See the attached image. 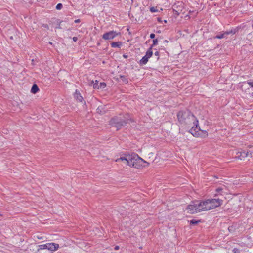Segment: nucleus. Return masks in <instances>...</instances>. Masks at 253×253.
Listing matches in <instances>:
<instances>
[{"instance_id": "f257e3e1", "label": "nucleus", "mask_w": 253, "mask_h": 253, "mask_svg": "<svg viewBox=\"0 0 253 253\" xmlns=\"http://www.w3.org/2000/svg\"><path fill=\"white\" fill-rule=\"evenodd\" d=\"M179 123L183 126L191 127L189 132L194 137L205 138L208 136L206 130L201 129L197 118L189 110L184 109L177 114Z\"/></svg>"}, {"instance_id": "f03ea898", "label": "nucleus", "mask_w": 253, "mask_h": 253, "mask_svg": "<svg viewBox=\"0 0 253 253\" xmlns=\"http://www.w3.org/2000/svg\"><path fill=\"white\" fill-rule=\"evenodd\" d=\"M128 166L137 169L145 167L149 165V163L135 153L131 154V157L128 158Z\"/></svg>"}, {"instance_id": "7ed1b4c3", "label": "nucleus", "mask_w": 253, "mask_h": 253, "mask_svg": "<svg viewBox=\"0 0 253 253\" xmlns=\"http://www.w3.org/2000/svg\"><path fill=\"white\" fill-rule=\"evenodd\" d=\"M129 115L126 114L125 116H115L109 121V124L112 126L116 127L117 130L120 129L122 126H125L129 121Z\"/></svg>"}, {"instance_id": "20e7f679", "label": "nucleus", "mask_w": 253, "mask_h": 253, "mask_svg": "<svg viewBox=\"0 0 253 253\" xmlns=\"http://www.w3.org/2000/svg\"><path fill=\"white\" fill-rule=\"evenodd\" d=\"M185 211L189 214H194L204 211L202 200L192 201L185 209Z\"/></svg>"}, {"instance_id": "39448f33", "label": "nucleus", "mask_w": 253, "mask_h": 253, "mask_svg": "<svg viewBox=\"0 0 253 253\" xmlns=\"http://www.w3.org/2000/svg\"><path fill=\"white\" fill-rule=\"evenodd\" d=\"M204 211H209L220 207L223 200L220 199H208L202 200Z\"/></svg>"}, {"instance_id": "423d86ee", "label": "nucleus", "mask_w": 253, "mask_h": 253, "mask_svg": "<svg viewBox=\"0 0 253 253\" xmlns=\"http://www.w3.org/2000/svg\"><path fill=\"white\" fill-rule=\"evenodd\" d=\"M119 33L115 31H110L105 33L102 35V39L105 40H112L119 35Z\"/></svg>"}, {"instance_id": "0eeeda50", "label": "nucleus", "mask_w": 253, "mask_h": 253, "mask_svg": "<svg viewBox=\"0 0 253 253\" xmlns=\"http://www.w3.org/2000/svg\"><path fill=\"white\" fill-rule=\"evenodd\" d=\"M236 158L240 160H244L246 158L250 157L249 151H238L236 153Z\"/></svg>"}, {"instance_id": "6e6552de", "label": "nucleus", "mask_w": 253, "mask_h": 253, "mask_svg": "<svg viewBox=\"0 0 253 253\" xmlns=\"http://www.w3.org/2000/svg\"><path fill=\"white\" fill-rule=\"evenodd\" d=\"M59 247L58 244L55 243H48V250L51 251H55L57 250Z\"/></svg>"}, {"instance_id": "1a4fd4ad", "label": "nucleus", "mask_w": 253, "mask_h": 253, "mask_svg": "<svg viewBox=\"0 0 253 253\" xmlns=\"http://www.w3.org/2000/svg\"><path fill=\"white\" fill-rule=\"evenodd\" d=\"M74 98L80 102H82L83 101V97L81 96L80 92L77 90H76L75 92Z\"/></svg>"}, {"instance_id": "9d476101", "label": "nucleus", "mask_w": 253, "mask_h": 253, "mask_svg": "<svg viewBox=\"0 0 253 253\" xmlns=\"http://www.w3.org/2000/svg\"><path fill=\"white\" fill-rule=\"evenodd\" d=\"M178 5L176 6L177 10H175V13L177 12L178 14L179 11H182V8L184 7V4L182 1L178 2Z\"/></svg>"}, {"instance_id": "9b49d317", "label": "nucleus", "mask_w": 253, "mask_h": 253, "mask_svg": "<svg viewBox=\"0 0 253 253\" xmlns=\"http://www.w3.org/2000/svg\"><path fill=\"white\" fill-rule=\"evenodd\" d=\"M224 188L222 187H218L216 189L215 191L216 193L214 195L215 196H217L218 195H222L223 194Z\"/></svg>"}, {"instance_id": "f8f14e48", "label": "nucleus", "mask_w": 253, "mask_h": 253, "mask_svg": "<svg viewBox=\"0 0 253 253\" xmlns=\"http://www.w3.org/2000/svg\"><path fill=\"white\" fill-rule=\"evenodd\" d=\"M148 59H149V58L148 57H147L145 55L139 61L140 65H145L147 63Z\"/></svg>"}, {"instance_id": "ddd939ff", "label": "nucleus", "mask_w": 253, "mask_h": 253, "mask_svg": "<svg viewBox=\"0 0 253 253\" xmlns=\"http://www.w3.org/2000/svg\"><path fill=\"white\" fill-rule=\"evenodd\" d=\"M129 157H131V155H126V157H120L119 159H118L116 161H119V160L121 161H125L126 162V164L128 165V158Z\"/></svg>"}, {"instance_id": "4468645a", "label": "nucleus", "mask_w": 253, "mask_h": 253, "mask_svg": "<svg viewBox=\"0 0 253 253\" xmlns=\"http://www.w3.org/2000/svg\"><path fill=\"white\" fill-rule=\"evenodd\" d=\"M122 45V42H113L111 43V46L113 48H120Z\"/></svg>"}, {"instance_id": "2eb2a0df", "label": "nucleus", "mask_w": 253, "mask_h": 253, "mask_svg": "<svg viewBox=\"0 0 253 253\" xmlns=\"http://www.w3.org/2000/svg\"><path fill=\"white\" fill-rule=\"evenodd\" d=\"M39 90V89L38 86L35 84H33L31 88V92L33 94H36Z\"/></svg>"}, {"instance_id": "dca6fc26", "label": "nucleus", "mask_w": 253, "mask_h": 253, "mask_svg": "<svg viewBox=\"0 0 253 253\" xmlns=\"http://www.w3.org/2000/svg\"><path fill=\"white\" fill-rule=\"evenodd\" d=\"M152 46H151L148 49V50L146 51V54H145V56L148 57V58H150L152 54H153V52H152Z\"/></svg>"}, {"instance_id": "f3484780", "label": "nucleus", "mask_w": 253, "mask_h": 253, "mask_svg": "<svg viewBox=\"0 0 253 253\" xmlns=\"http://www.w3.org/2000/svg\"><path fill=\"white\" fill-rule=\"evenodd\" d=\"M39 247L40 250L48 249V243L40 245Z\"/></svg>"}, {"instance_id": "a211bd4d", "label": "nucleus", "mask_w": 253, "mask_h": 253, "mask_svg": "<svg viewBox=\"0 0 253 253\" xmlns=\"http://www.w3.org/2000/svg\"><path fill=\"white\" fill-rule=\"evenodd\" d=\"M92 82L93 84V87L94 89H99V86L98 85V81L96 80L95 83H94V81H92Z\"/></svg>"}, {"instance_id": "6ab92c4d", "label": "nucleus", "mask_w": 253, "mask_h": 253, "mask_svg": "<svg viewBox=\"0 0 253 253\" xmlns=\"http://www.w3.org/2000/svg\"><path fill=\"white\" fill-rule=\"evenodd\" d=\"M236 29H233V30H231L230 31H226L225 32V34H226V35H229V34H234L236 33Z\"/></svg>"}, {"instance_id": "aec40b11", "label": "nucleus", "mask_w": 253, "mask_h": 253, "mask_svg": "<svg viewBox=\"0 0 253 253\" xmlns=\"http://www.w3.org/2000/svg\"><path fill=\"white\" fill-rule=\"evenodd\" d=\"M249 148H252V150L249 151L250 157L252 158L253 159V146L249 145L248 146Z\"/></svg>"}, {"instance_id": "412c9836", "label": "nucleus", "mask_w": 253, "mask_h": 253, "mask_svg": "<svg viewBox=\"0 0 253 253\" xmlns=\"http://www.w3.org/2000/svg\"><path fill=\"white\" fill-rule=\"evenodd\" d=\"M200 222H201L200 220H196L195 219H192L190 221V224H197Z\"/></svg>"}, {"instance_id": "4be33fe9", "label": "nucleus", "mask_w": 253, "mask_h": 253, "mask_svg": "<svg viewBox=\"0 0 253 253\" xmlns=\"http://www.w3.org/2000/svg\"><path fill=\"white\" fill-rule=\"evenodd\" d=\"M225 35H226V34H225V32H224L223 34H221L219 35H217L215 37V38L221 39L223 38L224 37Z\"/></svg>"}, {"instance_id": "5701e85b", "label": "nucleus", "mask_w": 253, "mask_h": 253, "mask_svg": "<svg viewBox=\"0 0 253 253\" xmlns=\"http://www.w3.org/2000/svg\"><path fill=\"white\" fill-rule=\"evenodd\" d=\"M63 7V5L62 3H58L56 6V9L57 10H61Z\"/></svg>"}, {"instance_id": "b1692460", "label": "nucleus", "mask_w": 253, "mask_h": 253, "mask_svg": "<svg viewBox=\"0 0 253 253\" xmlns=\"http://www.w3.org/2000/svg\"><path fill=\"white\" fill-rule=\"evenodd\" d=\"M158 39H154L153 40V44L151 45L152 47L155 45H156L158 44Z\"/></svg>"}, {"instance_id": "393cba45", "label": "nucleus", "mask_w": 253, "mask_h": 253, "mask_svg": "<svg viewBox=\"0 0 253 253\" xmlns=\"http://www.w3.org/2000/svg\"><path fill=\"white\" fill-rule=\"evenodd\" d=\"M150 10L152 12H156L158 11V10L157 9V8L155 7H151Z\"/></svg>"}, {"instance_id": "a878e982", "label": "nucleus", "mask_w": 253, "mask_h": 253, "mask_svg": "<svg viewBox=\"0 0 253 253\" xmlns=\"http://www.w3.org/2000/svg\"><path fill=\"white\" fill-rule=\"evenodd\" d=\"M106 86V84L104 82L100 83L99 87L100 88H104Z\"/></svg>"}, {"instance_id": "bb28decb", "label": "nucleus", "mask_w": 253, "mask_h": 253, "mask_svg": "<svg viewBox=\"0 0 253 253\" xmlns=\"http://www.w3.org/2000/svg\"><path fill=\"white\" fill-rule=\"evenodd\" d=\"M151 39H154L155 37V35L154 33H151L150 35Z\"/></svg>"}, {"instance_id": "cd10ccee", "label": "nucleus", "mask_w": 253, "mask_h": 253, "mask_svg": "<svg viewBox=\"0 0 253 253\" xmlns=\"http://www.w3.org/2000/svg\"><path fill=\"white\" fill-rule=\"evenodd\" d=\"M248 84L250 86L253 88V82H249Z\"/></svg>"}, {"instance_id": "c85d7f7f", "label": "nucleus", "mask_w": 253, "mask_h": 253, "mask_svg": "<svg viewBox=\"0 0 253 253\" xmlns=\"http://www.w3.org/2000/svg\"><path fill=\"white\" fill-rule=\"evenodd\" d=\"M73 40L74 42H76L78 40V38L77 37H73Z\"/></svg>"}, {"instance_id": "c756f323", "label": "nucleus", "mask_w": 253, "mask_h": 253, "mask_svg": "<svg viewBox=\"0 0 253 253\" xmlns=\"http://www.w3.org/2000/svg\"><path fill=\"white\" fill-rule=\"evenodd\" d=\"M74 22L75 23H78L80 22V19H76L75 20Z\"/></svg>"}, {"instance_id": "7c9ffc66", "label": "nucleus", "mask_w": 253, "mask_h": 253, "mask_svg": "<svg viewBox=\"0 0 253 253\" xmlns=\"http://www.w3.org/2000/svg\"><path fill=\"white\" fill-rule=\"evenodd\" d=\"M123 57L124 58L126 59V58H127L128 57V55H126V54H123Z\"/></svg>"}, {"instance_id": "2f4dec72", "label": "nucleus", "mask_w": 253, "mask_h": 253, "mask_svg": "<svg viewBox=\"0 0 253 253\" xmlns=\"http://www.w3.org/2000/svg\"><path fill=\"white\" fill-rule=\"evenodd\" d=\"M119 249V246H116L114 248V249L115 250H118V249Z\"/></svg>"}, {"instance_id": "473e14b6", "label": "nucleus", "mask_w": 253, "mask_h": 253, "mask_svg": "<svg viewBox=\"0 0 253 253\" xmlns=\"http://www.w3.org/2000/svg\"><path fill=\"white\" fill-rule=\"evenodd\" d=\"M155 55L156 56H158L159 55V52L158 51H156L154 53Z\"/></svg>"}, {"instance_id": "72a5a7b5", "label": "nucleus", "mask_w": 253, "mask_h": 253, "mask_svg": "<svg viewBox=\"0 0 253 253\" xmlns=\"http://www.w3.org/2000/svg\"><path fill=\"white\" fill-rule=\"evenodd\" d=\"M57 28H61V27L60 26V25H59V26L58 27H56Z\"/></svg>"}, {"instance_id": "f704fd0d", "label": "nucleus", "mask_w": 253, "mask_h": 253, "mask_svg": "<svg viewBox=\"0 0 253 253\" xmlns=\"http://www.w3.org/2000/svg\"><path fill=\"white\" fill-rule=\"evenodd\" d=\"M131 1H133V0H131Z\"/></svg>"}]
</instances>
